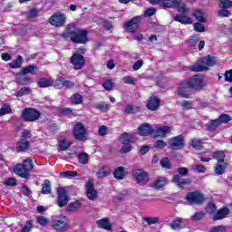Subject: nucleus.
<instances>
[{
	"label": "nucleus",
	"instance_id": "4",
	"mask_svg": "<svg viewBox=\"0 0 232 232\" xmlns=\"http://www.w3.org/2000/svg\"><path fill=\"white\" fill-rule=\"evenodd\" d=\"M81 53H84V49H77V51H75V53L70 58L71 64H72L74 70H82V67L84 66V56Z\"/></svg>",
	"mask_w": 232,
	"mask_h": 232
},
{
	"label": "nucleus",
	"instance_id": "45",
	"mask_svg": "<svg viewBox=\"0 0 232 232\" xmlns=\"http://www.w3.org/2000/svg\"><path fill=\"white\" fill-rule=\"evenodd\" d=\"M82 206V205L79 201L72 202L68 206V211H77L78 209H81Z\"/></svg>",
	"mask_w": 232,
	"mask_h": 232
},
{
	"label": "nucleus",
	"instance_id": "10",
	"mask_svg": "<svg viewBox=\"0 0 232 232\" xmlns=\"http://www.w3.org/2000/svg\"><path fill=\"white\" fill-rule=\"evenodd\" d=\"M178 95L189 99L190 95H193V89L187 83L186 80L179 83L178 87Z\"/></svg>",
	"mask_w": 232,
	"mask_h": 232
},
{
	"label": "nucleus",
	"instance_id": "26",
	"mask_svg": "<svg viewBox=\"0 0 232 232\" xmlns=\"http://www.w3.org/2000/svg\"><path fill=\"white\" fill-rule=\"evenodd\" d=\"M110 173H111L110 168L108 166L102 165L99 170L97 171L96 175L98 179H104V177H108Z\"/></svg>",
	"mask_w": 232,
	"mask_h": 232
},
{
	"label": "nucleus",
	"instance_id": "38",
	"mask_svg": "<svg viewBox=\"0 0 232 232\" xmlns=\"http://www.w3.org/2000/svg\"><path fill=\"white\" fill-rule=\"evenodd\" d=\"M10 113H12V108H10V105L4 104L0 108V117H3L4 115H8Z\"/></svg>",
	"mask_w": 232,
	"mask_h": 232
},
{
	"label": "nucleus",
	"instance_id": "30",
	"mask_svg": "<svg viewBox=\"0 0 232 232\" xmlns=\"http://www.w3.org/2000/svg\"><path fill=\"white\" fill-rule=\"evenodd\" d=\"M120 140L123 144H130V142H133V135L131 133L125 132L121 135Z\"/></svg>",
	"mask_w": 232,
	"mask_h": 232
},
{
	"label": "nucleus",
	"instance_id": "56",
	"mask_svg": "<svg viewBox=\"0 0 232 232\" xmlns=\"http://www.w3.org/2000/svg\"><path fill=\"white\" fill-rule=\"evenodd\" d=\"M191 146L195 148V150H200V148H202V141L198 139H194L191 141Z\"/></svg>",
	"mask_w": 232,
	"mask_h": 232
},
{
	"label": "nucleus",
	"instance_id": "24",
	"mask_svg": "<svg viewBox=\"0 0 232 232\" xmlns=\"http://www.w3.org/2000/svg\"><path fill=\"white\" fill-rule=\"evenodd\" d=\"M166 184H168V179L164 177H159L153 182L152 188H154L155 189H162V188H164Z\"/></svg>",
	"mask_w": 232,
	"mask_h": 232
},
{
	"label": "nucleus",
	"instance_id": "42",
	"mask_svg": "<svg viewBox=\"0 0 232 232\" xmlns=\"http://www.w3.org/2000/svg\"><path fill=\"white\" fill-rule=\"evenodd\" d=\"M32 229H34V220H29L22 227L21 232H30Z\"/></svg>",
	"mask_w": 232,
	"mask_h": 232
},
{
	"label": "nucleus",
	"instance_id": "47",
	"mask_svg": "<svg viewBox=\"0 0 232 232\" xmlns=\"http://www.w3.org/2000/svg\"><path fill=\"white\" fill-rule=\"evenodd\" d=\"M72 104H81L82 102V96L79 93H75L71 97Z\"/></svg>",
	"mask_w": 232,
	"mask_h": 232
},
{
	"label": "nucleus",
	"instance_id": "51",
	"mask_svg": "<svg viewBox=\"0 0 232 232\" xmlns=\"http://www.w3.org/2000/svg\"><path fill=\"white\" fill-rule=\"evenodd\" d=\"M22 64H23V57L18 56L17 59L13 62V63H10V66L12 68H21Z\"/></svg>",
	"mask_w": 232,
	"mask_h": 232
},
{
	"label": "nucleus",
	"instance_id": "33",
	"mask_svg": "<svg viewBox=\"0 0 232 232\" xmlns=\"http://www.w3.org/2000/svg\"><path fill=\"white\" fill-rule=\"evenodd\" d=\"M28 146H30L28 140H21L16 145V150L17 151H24V150H28Z\"/></svg>",
	"mask_w": 232,
	"mask_h": 232
},
{
	"label": "nucleus",
	"instance_id": "2",
	"mask_svg": "<svg viewBox=\"0 0 232 232\" xmlns=\"http://www.w3.org/2000/svg\"><path fill=\"white\" fill-rule=\"evenodd\" d=\"M64 37H69L72 43L84 44L88 43V33L84 29H79L75 25H71L66 28L63 33Z\"/></svg>",
	"mask_w": 232,
	"mask_h": 232
},
{
	"label": "nucleus",
	"instance_id": "6",
	"mask_svg": "<svg viewBox=\"0 0 232 232\" xmlns=\"http://www.w3.org/2000/svg\"><path fill=\"white\" fill-rule=\"evenodd\" d=\"M66 14L64 13H55L49 18V23L52 24V26H55L56 28H61V26H63L66 24Z\"/></svg>",
	"mask_w": 232,
	"mask_h": 232
},
{
	"label": "nucleus",
	"instance_id": "53",
	"mask_svg": "<svg viewBox=\"0 0 232 232\" xmlns=\"http://www.w3.org/2000/svg\"><path fill=\"white\" fill-rule=\"evenodd\" d=\"M102 86L105 90L110 92L111 90H113V86H115V84L111 80H107L102 83Z\"/></svg>",
	"mask_w": 232,
	"mask_h": 232
},
{
	"label": "nucleus",
	"instance_id": "23",
	"mask_svg": "<svg viewBox=\"0 0 232 232\" xmlns=\"http://www.w3.org/2000/svg\"><path fill=\"white\" fill-rule=\"evenodd\" d=\"M186 219L178 218L170 224V227L172 229L176 230L182 229L186 227Z\"/></svg>",
	"mask_w": 232,
	"mask_h": 232
},
{
	"label": "nucleus",
	"instance_id": "49",
	"mask_svg": "<svg viewBox=\"0 0 232 232\" xmlns=\"http://www.w3.org/2000/svg\"><path fill=\"white\" fill-rule=\"evenodd\" d=\"M22 166L29 172L34 169V164L32 163V160L30 159L25 160Z\"/></svg>",
	"mask_w": 232,
	"mask_h": 232
},
{
	"label": "nucleus",
	"instance_id": "43",
	"mask_svg": "<svg viewBox=\"0 0 232 232\" xmlns=\"http://www.w3.org/2000/svg\"><path fill=\"white\" fill-rule=\"evenodd\" d=\"M140 110L139 105H127L125 111L126 113H137Z\"/></svg>",
	"mask_w": 232,
	"mask_h": 232
},
{
	"label": "nucleus",
	"instance_id": "22",
	"mask_svg": "<svg viewBox=\"0 0 232 232\" xmlns=\"http://www.w3.org/2000/svg\"><path fill=\"white\" fill-rule=\"evenodd\" d=\"M172 182L174 184H177L179 188H184V186H187V184H190L191 180L189 179H180V176L179 174H176L173 176Z\"/></svg>",
	"mask_w": 232,
	"mask_h": 232
},
{
	"label": "nucleus",
	"instance_id": "58",
	"mask_svg": "<svg viewBox=\"0 0 232 232\" xmlns=\"http://www.w3.org/2000/svg\"><path fill=\"white\" fill-rule=\"evenodd\" d=\"M36 220H37L38 224H40V226H46L49 222L48 218H46L44 216H38L36 218Z\"/></svg>",
	"mask_w": 232,
	"mask_h": 232
},
{
	"label": "nucleus",
	"instance_id": "28",
	"mask_svg": "<svg viewBox=\"0 0 232 232\" xmlns=\"http://www.w3.org/2000/svg\"><path fill=\"white\" fill-rule=\"evenodd\" d=\"M15 81L18 84L24 86L26 82H30V77L25 76L24 73H17L15 75Z\"/></svg>",
	"mask_w": 232,
	"mask_h": 232
},
{
	"label": "nucleus",
	"instance_id": "36",
	"mask_svg": "<svg viewBox=\"0 0 232 232\" xmlns=\"http://www.w3.org/2000/svg\"><path fill=\"white\" fill-rule=\"evenodd\" d=\"M32 90L29 87H23L20 91H17L14 95L15 97H23V95H30Z\"/></svg>",
	"mask_w": 232,
	"mask_h": 232
},
{
	"label": "nucleus",
	"instance_id": "59",
	"mask_svg": "<svg viewBox=\"0 0 232 232\" xmlns=\"http://www.w3.org/2000/svg\"><path fill=\"white\" fill-rule=\"evenodd\" d=\"M98 134L100 135V137H104L105 135L108 134V127L102 125L100 126L99 130H98Z\"/></svg>",
	"mask_w": 232,
	"mask_h": 232
},
{
	"label": "nucleus",
	"instance_id": "34",
	"mask_svg": "<svg viewBox=\"0 0 232 232\" xmlns=\"http://www.w3.org/2000/svg\"><path fill=\"white\" fill-rule=\"evenodd\" d=\"M58 146L61 151H66V150L72 146V142L68 141L66 139H62L59 140Z\"/></svg>",
	"mask_w": 232,
	"mask_h": 232
},
{
	"label": "nucleus",
	"instance_id": "60",
	"mask_svg": "<svg viewBox=\"0 0 232 232\" xmlns=\"http://www.w3.org/2000/svg\"><path fill=\"white\" fill-rule=\"evenodd\" d=\"M130 151H131V145L130 143H125L121 149L120 153H130Z\"/></svg>",
	"mask_w": 232,
	"mask_h": 232
},
{
	"label": "nucleus",
	"instance_id": "5",
	"mask_svg": "<svg viewBox=\"0 0 232 232\" xmlns=\"http://www.w3.org/2000/svg\"><path fill=\"white\" fill-rule=\"evenodd\" d=\"M21 117L25 122H35L39 121L41 112L34 108H26L22 111Z\"/></svg>",
	"mask_w": 232,
	"mask_h": 232
},
{
	"label": "nucleus",
	"instance_id": "1",
	"mask_svg": "<svg viewBox=\"0 0 232 232\" xmlns=\"http://www.w3.org/2000/svg\"><path fill=\"white\" fill-rule=\"evenodd\" d=\"M160 6H162V8H178V12L182 14L173 16L174 21L177 23H181V24H191L193 23L191 18L188 16L189 9L180 0H161Z\"/></svg>",
	"mask_w": 232,
	"mask_h": 232
},
{
	"label": "nucleus",
	"instance_id": "40",
	"mask_svg": "<svg viewBox=\"0 0 232 232\" xmlns=\"http://www.w3.org/2000/svg\"><path fill=\"white\" fill-rule=\"evenodd\" d=\"M122 81L125 84L135 86L137 84V79L133 76H124Z\"/></svg>",
	"mask_w": 232,
	"mask_h": 232
},
{
	"label": "nucleus",
	"instance_id": "13",
	"mask_svg": "<svg viewBox=\"0 0 232 232\" xmlns=\"http://www.w3.org/2000/svg\"><path fill=\"white\" fill-rule=\"evenodd\" d=\"M73 135L77 140H84L86 139V128L81 122H78L73 127Z\"/></svg>",
	"mask_w": 232,
	"mask_h": 232
},
{
	"label": "nucleus",
	"instance_id": "29",
	"mask_svg": "<svg viewBox=\"0 0 232 232\" xmlns=\"http://www.w3.org/2000/svg\"><path fill=\"white\" fill-rule=\"evenodd\" d=\"M208 157H214L218 162H226L224 160L226 159V154L222 150L216 151L213 154L209 153Z\"/></svg>",
	"mask_w": 232,
	"mask_h": 232
},
{
	"label": "nucleus",
	"instance_id": "54",
	"mask_svg": "<svg viewBox=\"0 0 232 232\" xmlns=\"http://www.w3.org/2000/svg\"><path fill=\"white\" fill-rule=\"evenodd\" d=\"M219 7L220 8H232L231 0H220Z\"/></svg>",
	"mask_w": 232,
	"mask_h": 232
},
{
	"label": "nucleus",
	"instance_id": "55",
	"mask_svg": "<svg viewBox=\"0 0 232 232\" xmlns=\"http://www.w3.org/2000/svg\"><path fill=\"white\" fill-rule=\"evenodd\" d=\"M180 106H181V108H183V110H192L193 109V103L189 101H182L180 102Z\"/></svg>",
	"mask_w": 232,
	"mask_h": 232
},
{
	"label": "nucleus",
	"instance_id": "25",
	"mask_svg": "<svg viewBox=\"0 0 232 232\" xmlns=\"http://www.w3.org/2000/svg\"><path fill=\"white\" fill-rule=\"evenodd\" d=\"M227 168V162L226 161H219L217 163L215 167V173L217 175H224L226 172V169Z\"/></svg>",
	"mask_w": 232,
	"mask_h": 232
},
{
	"label": "nucleus",
	"instance_id": "20",
	"mask_svg": "<svg viewBox=\"0 0 232 232\" xmlns=\"http://www.w3.org/2000/svg\"><path fill=\"white\" fill-rule=\"evenodd\" d=\"M14 172L15 175L22 177V179H28L30 177V172L23 165L14 166Z\"/></svg>",
	"mask_w": 232,
	"mask_h": 232
},
{
	"label": "nucleus",
	"instance_id": "11",
	"mask_svg": "<svg viewBox=\"0 0 232 232\" xmlns=\"http://www.w3.org/2000/svg\"><path fill=\"white\" fill-rule=\"evenodd\" d=\"M186 200L188 204H202V202L205 200V198L202 193L194 191L187 194Z\"/></svg>",
	"mask_w": 232,
	"mask_h": 232
},
{
	"label": "nucleus",
	"instance_id": "7",
	"mask_svg": "<svg viewBox=\"0 0 232 232\" xmlns=\"http://www.w3.org/2000/svg\"><path fill=\"white\" fill-rule=\"evenodd\" d=\"M187 84H188L192 90H202L204 86H206V82L204 81V77L200 75H195L190 79L185 80Z\"/></svg>",
	"mask_w": 232,
	"mask_h": 232
},
{
	"label": "nucleus",
	"instance_id": "18",
	"mask_svg": "<svg viewBox=\"0 0 232 232\" xmlns=\"http://www.w3.org/2000/svg\"><path fill=\"white\" fill-rule=\"evenodd\" d=\"M138 133L139 135H142L143 137H146L147 135L153 136L154 130L151 129V126L149 125V123H143L138 128Z\"/></svg>",
	"mask_w": 232,
	"mask_h": 232
},
{
	"label": "nucleus",
	"instance_id": "39",
	"mask_svg": "<svg viewBox=\"0 0 232 232\" xmlns=\"http://www.w3.org/2000/svg\"><path fill=\"white\" fill-rule=\"evenodd\" d=\"M60 175L63 179H72V177H79V174H77V171L75 170L61 172Z\"/></svg>",
	"mask_w": 232,
	"mask_h": 232
},
{
	"label": "nucleus",
	"instance_id": "46",
	"mask_svg": "<svg viewBox=\"0 0 232 232\" xmlns=\"http://www.w3.org/2000/svg\"><path fill=\"white\" fill-rule=\"evenodd\" d=\"M96 108L100 110V111H108L110 110V105L104 102H100L96 104Z\"/></svg>",
	"mask_w": 232,
	"mask_h": 232
},
{
	"label": "nucleus",
	"instance_id": "15",
	"mask_svg": "<svg viewBox=\"0 0 232 232\" xmlns=\"http://www.w3.org/2000/svg\"><path fill=\"white\" fill-rule=\"evenodd\" d=\"M85 188L88 198L90 200H95L97 198V190H95L93 179L87 180Z\"/></svg>",
	"mask_w": 232,
	"mask_h": 232
},
{
	"label": "nucleus",
	"instance_id": "9",
	"mask_svg": "<svg viewBox=\"0 0 232 232\" xmlns=\"http://www.w3.org/2000/svg\"><path fill=\"white\" fill-rule=\"evenodd\" d=\"M53 229L57 232H64L68 230V219L66 217L61 216L53 221Z\"/></svg>",
	"mask_w": 232,
	"mask_h": 232
},
{
	"label": "nucleus",
	"instance_id": "14",
	"mask_svg": "<svg viewBox=\"0 0 232 232\" xmlns=\"http://www.w3.org/2000/svg\"><path fill=\"white\" fill-rule=\"evenodd\" d=\"M140 21H142V16H135L130 21L126 22L125 28L127 32H135L137 28H139V23H140Z\"/></svg>",
	"mask_w": 232,
	"mask_h": 232
},
{
	"label": "nucleus",
	"instance_id": "17",
	"mask_svg": "<svg viewBox=\"0 0 232 232\" xmlns=\"http://www.w3.org/2000/svg\"><path fill=\"white\" fill-rule=\"evenodd\" d=\"M68 204V196L66 195V190L61 188L58 189V206L60 208H64Z\"/></svg>",
	"mask_w": 232,
	"mask_h": 232
},
{
	"label": "nucleus",
	"instance_id": "44",
	"mask_svg": "<svg viewBox=\"0 0 232 232\" xmlns=\"http://www.w3.org/2000/svg\"><path fill=\"white\" fill-rule=\"evenodd\" d=\"M194 17L198 21L199 23H206V18H204V13L200 10H197L193 14Z\"/></svg>",
	"mask_w": 232,
	"mask_h": 232
},
{
	"label": "nucleus",
	"instance_id": "50",
	"mask_svg": "<svg viewBox=\"0 0 232 232\" xmlns=\"http://www.w3.org/2000/svg\"><path fill=\"white\" fill-rule=\"evenodd\" d=\"M218 121H219V124H226L231 121V116L227 114H221Z\"/></svg>",
	"mask_w": 232,
	"mask_h": 232
},
{
	"label": "nucleus",
	"instance_id": "19",
	"mask_svg": "<svg viewBox=\"0 0 232 232\" xmlns=\"http://www.w3.org/2000/svg\"><path fill=\"white\" fill-rule=\"evenodd\" d=\"M159 106H160V99L158 97H150L147 101V108L151 111H156V110H159Z\"/></svg>",
	"mask_w": 232,
	"mask_h": 232
},
{
	"label": "nucleus",
	"instance_id": "61",
	"mask_svg": "<svg viewBox=\"0 0 232 232\" xmlns=\"http://www.w3.org/2000/svg\"><path fill=\"white\" fill-rule=\"evenodd\" d=\"M188 44L192 48H195V46H197V44H198V37H197V36L190 37V39L188 40Z\"/></svg>",
	"mask_w": 232,
	"mask_h": 232
},
{
	"label": "nucleus",
	"instance_id": "57",
	"mask_svg": "<svg viewBox=\"0 0 232 232\" xmlns=\"http://www.w3.org/2000/svg\"><path fill=\"white\" fill-rule=\"evenodd\" d=\"M160 165L162 166V168H166L167 169H171V163H169V159L168 158H163L160 160Z\"/></svg>",
	"mask_w": 232,
	"mask_h": 232
},
{
	"label": "nucleus",
	"instance_id": "21",
	"mask_svg": "<svg viewBox=\"0 0 232 232\" xmlns=\"http://www.w3.org/2000/svg\"><path fill=\"white\" fill-rule=\"evenodd\" d=\"M227 215H229V208H220L213 216L212 220H214V221L222 220L223 218H226V217H227Z\"/></svg>",
	"mask_w": 232,
	"mask_h": 232
},
{
	"label": "nucleus",
	"instance_id": "64",
	"mask_svg": "<svg viewBox=\"0 0 232 232\" xmlns=\"http://www.w3.org/2000/svg\"><path fill=\"white\" fill-rule=\"evenodd\" d=\"M208 232H226V227L224 226L213 227L212 228L209 229Z\"/></svg>",
	"mask_w": 232,
	"mask_h": 232
},
{
	"label": "nucleus",
	"instance_id": "8",
	"mask_svg": "<svg viewBox=\"0 0 232 232\" xmlns=\"http://www.w3.org/2000/svg\"><path fill=\"white\" fill-rule=\"evenodd\" d=\"M133 179L136 180L137 184L140 186H146L150 182V176L148 172L143 169H136L132 173Z\"/></svg>",
	"mask_w": 232,
	"mask_h": 232
},
{
	"label": "nucleus",
	"instance_id": "35",
	"mask_svg": "<svg viewBox=\"0 0 232 232\" xmlns=\"http://www.w3.org/2000/svg\"><path fill=\"white\" fill-rule=\"evenodd\" d=\"M220 126V121L217 119L214 121H210L207 123L206 127L209 131H213L214 130H217Z\"/></svg>",
	"mask_w": 232,
	"mask_h": 232
},
{
	"label": "nucleus",
	"instance_id": "63",
	"mask_svg": "<svg viewBox=\"0 0 232 232\" xmlns=\"http://www.w3.org/2000/svg\"><path fill=\"white\" fill-rule=\"evenodd\" d=\"M206 211L207 213H210V215H212V213L217 211V206H215L213 203H209L206 208Z\"/></svg>",
	"mask_w": 232,
	"mask_h": 232
},
{
	"label": "nucleus",
	"instance_id": "32",
	"mask_svg": "<svg viewBox=\"0 0 232 232\" xmlns=\"http://www.w3.org/2000/svg\"><path fill=\"white\" fill-rule=\"evenodd\" d=\"M53 84V80L52 79H46V78H42L38 82V85L40 88H48Z\"/></svg>",
	"mask_w": 232,
	"mask_h": 232
},
{
	"label": "nucleus",
	"instance_id": "31",
	"mask_svg": "<svg viewBox=\"0 0 232 232\" xmlns=\"http://www.w3.org/2000/svg\"><path fill=\"white\" fill-rule=\"evenodd\" d=\"M97 224L99 227H102V229H111V224L110 223V220L108 218H102L97 221Z\"/></svg>",
	"mask_w": 232,
	"mask_h": 232
},
{
	"label": "nucleus",
	"instance_id": "52",
	"mask_svg": "<svg viewBox=\"0 0 232 232\" xmlns=\"http://www.w3.org/2000/svg\"><path fill=\"white\" fill-rule=\"evenodd\" d=\"M206 168L204 165L197 164L193 166V171L195 173H206Z\"/></svg>",
	"mask_w": 232,
	"mask_h": 232
},
{
	"label": "nucleus",
	"instance_id": "37",
	"mask_svg": "<svg viewBox=\"0 0 232 232\" xmlns=\"http://www.w3.org/2000/svg\"><path fill=\"white\" fill-rule=\"evenodd\" d=\"M51 191H52V186H51L50 180H45L43 184L42 193L44 195H48L49 193H51Z\"/></svg>",
	"mask_w": 232,
	"mask_h": 232
},
{
	"label": "nucleus",
	"instance_id": "12",
	"mask_svg": "<svg viewBox=\"0 0 232 232\" xmlns=\"http://www.w3.org/2000/svg\"><path fill=\"white\" fill-rule=\"evenodd\" d=\"M186 144V141L184 140V136L179 135L176 137H172L169 140V146L172 150H182Z\"/></svg>",
	"mask_w": 232,
	"mask_h": 232
},
{
	"label": "nucleus",
	"instance_id": "62",
	"mask_svg": "<svg viewBox=\"0 0 232 232\" xmlns=\"http://www.w3.org/2000/svg\"><path fill=\"white\" fill-rule=\"evenodd\" d=\"M194 30L195 32H199V33L206 32V28L200 23L194 24Z\"/></svg>",
	"mask_w": 232,
	"mask_h": 232
},
{
	"label": "nucleus",
	"instance_id": "16",
	"mask_svg": "<svg viewBox=\"0 0 232 232\" xmlns=\"http://www.w3.org/2000/svg\"><path fill=\"white\" fill-rule=\"evenodd\" d=\"M169 133H171V127L160 126L154 130L153 137H161L162 139H164V137H168Z\"/></svg>",
	"mask_w": 232,
	"mask_h": 232
},
{
	"label": "nucleus",
	"instance_id": "41",
	"mask_svg": "<svg viewBox=\"0 0 232 232\" xmlns=\"http://www.w3.org/2000/svg\"><path fill=\"white\" fill-rule=\"evenodd\" d=\"M90 156L86 152H82L78 155V160L80 164H88Z\"/></svg>",
	"mask_w": 232,
	"mask_h": 232
},
{
	"label": "nucleus",
	"instance_id": "48",
	"mask_svg": "<svg viewBox=\"0 0 232 232\" xmlns=\"http://www.w3.org/2000/svg\"><path fill=\"white\" fill-rule=\"evenodd\" d=\"M35 66L34 65H29L27 67H23L22 68V73L24 75H26L28 73H35Z\"/></svg>",
	"mask_w": 232,
	"mask_h": 232
},
{
	"label": "nucleus",
	"instance_id": "27",
	"mask_svg": "<svg viewBox=\"0 0 232 232\" xmlns=\"http://www.w3.org/2000/svg\"><path fill=\"white\" fill-rule=\"evenodd\" d=\"M127 174L128 172L126 171L124 167H118L114 170V179H117L118 180H122V179H124V177H126Z\"/></svg>",
	"mask_w": 232,
	"mask_h": 232
},
{
	"label": "nucleus",
	"instance_id": "3",
	"mask_svg": "<svg viewBox=\"0 0 232 232\" xmlns=\"http://www.w3.org/2000/svg\"><path fill=\"white\" fill-rule=\"evenodd\" d=\"M218 59L216 56L208 55L200 60V63H196L190 67L191 72H206L209 67L215 66Z\"/></svg>",
	"mask_w": 232,
	"mask_h": 232
}]
</instances>
